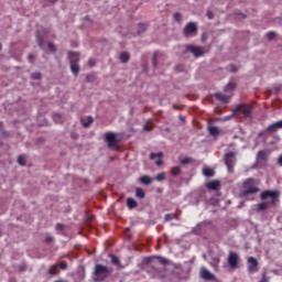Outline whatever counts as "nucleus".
Masks as SVG:
<instances>
[{"instance_id":"nucleus-2","label":"nucleus","mask_w":282,"mask_h":282,"mask_svg":"<svg viewBox=\"0 0 282 282\" xmlns=\"http://www.w3.org/2000/svg\"><path fill=\"white\" fill-rule=\"evenodd\" d=\"M279 197H281V193L278 189H267L261 192L260 199L262 203L258 204V210L263 212L268 210L270 206H276V204H279Z\"/></svg>"},{"instance_id":"nucleus-24","label":"nucleus","mask_w":282,"mask_h":282,"mask_svg":"<svg viewBox=\"0 0 282 282\" xmlns=\"http://www.w3.org/2000/svg\"><path fill=\"white\" fill-rule=\"evenodd\" d=\"M119 58L121 63H129V58H131V55H129L128 52H122Z\"/></svg>"},{"instance_id":"nucleus-16","label":"nucleus","mask_w":282,"mask_h":282,"mask_svg":"<svg viewBox=\"0 0 282 282\" xmlns=\"http://www.w3.org/2000/svg\"><path fill=\"white\" fill-rule=\"evenodd\" d=\"M279 129H282V120L268 126L267 131L272 133L274 131H279Z\"/></svg>"},{"instance_id":"nucleus-47","label":"nucleus","mask_w":282,"mask_h":282,"mask_svg":"<svg viewBox=\"0 0 282 282\" xmlns=\"http://www.w3.org/2000/svg\"><path fill=\"white\" fill-rule=\"evenodd\" d=\"M207 17H208V19H213V17H214L213 11H208Z\"/></svg>"},{"instance_id":"nucleus-12","label":"nucleus","mask_w":282,"mask_h":282,"mask_svg":"<svg viewBox=\"0 0 282 282\" xmlns=\"http://www.w3.org/2000/svg\"><path fill=\"white\" fill-rule=\"evenodd\" d=\"M199 276L204 281H215V274L210 273L206 268L200 269Z\"/></svg>"},{"instance_id":"nucleus-19","label":"nucleus","mask_w":282,"mask_h":282,"mask_svg":"<svg viewBox=\"0 0 282 282\" xmlns=\"http://www.w3.org/2000/svg\"><path fill=\"white\" fill-rule=\"evenodd\" d=\"M139 182H140L141 184H144L145 186H149V184H152L153 178H152L151 176H149V175H143V176H141V177L139 178Z\"/></svg>"},{"instance_id":"nucleus-18","label":"nucleus","mask_w":282,"mask_h":282,"mask_svg":"<svg viewBox=\"0 0 282 282\" xmlns=\"http://www.w3.org/2000/svg\"><path fill=\"white\" fill-rule=\"evenodd\" d=\"M215 98L217 100H220L221 102H230V97L228 95L221 94V93H216Z\"/></svg>"},{"instance_id":"nucleus-20","label":"nucleus","mask_w":282,"mask_h":282,"mask_svg":"<svg viewBox=\"0 0 282 282\" xmlns=\"http://www.w3.org/2000/svg\"><path fill=\"white\" fill-rule=\"evenodd\" d=\"M109 257L111 259L112 265H117V268H122V264L120 263V258H118V256L110 254Z\"/></svg>"},{"instance_id":"nucleus-44","label":"nucleus","mask_w":282,"mask_h":282,"mask_svg":"<svg viewBox=\"0 0 282 282\" xmlns=\"http://www.w3.org/2000/svg\"><path fill=\"white\" fill-rule=\"evenodd\" d=\"M151 126H149V123H145L144 126H143V130L144 131H151Z\"/></svg>"},{"instance_id":"nucleus-23","label":"nucleus","mask_w":282,"mask_h":282,"mask_svg":"<svg viewBox=\"0 0 282 282\" xmlns=\"http://www.w3.org/2000/svg\"><path fill=\"white\" fill-rule=\"evenodd\" d=\"M127 206L128 208L133 209V208H138V202H135V199H133L132 197L127 198Z\"/></svg>"},{"instance_id":"nucleus-39","label":"nucleus","mask_w":282,"mask_h":282,"mask_svg":"<svg viewBox=\"0 0 282 282\" xmlns=\"http://www.w3.org/2000/svg\"><path fill=\"white\" fill-rule=\"evenodd\" d=\"M32 78L33 80H41V73H33Z\"/></svg>"},{"instance_id":"nucleus-22","label":"nucleus","mask_w":282,"mask_h":282,"mask_svg":"<svg viewBox=\"0 0 282 282\" xmlns=\"http://www.w3.org/2000/svg\"><path fill=\"white\" fill-rule=\"evenodd\" d=\"M135 197H138L139 199H144V197H147V193L144 192L143 188L137 187L135 188Z\"/></svg>"},{"instance_id":"nucleus-1","label":"nucleus","mask_w":282,"mask_h":282,"mask_svg":"<svg viewBox=\"0 0 282 282\" xmlns=\"http://www.w3.org/2000/svg\"><path fill=\"white\" fill-rule=\"evenodd\" d=\"M158 261L161 265H169V259L162 256H155L144 259V263H147L145 272L150 274L152 279H166V269H159L155 267V262Z\"/></svg>"},{"instance_id":"nucleus-17","label":"nucleus","mask_w":282,"mask_h":282,"mask_svg":"<svg viewBox=\"0 0 282 282\" xmlns=\"http://www.w3.org/2000/svg\"><path fill=\"white\" fill-rule=\"evenodd\" d=\"M257 162H268V153H265V150H260L257 153Z\"/></svg>"},{"instance_id":"nucleus-49","label":"nucleus","mask_w":282,"mask_h":282,"mask_svg":"<svg viewBox=\"0 0 282 282\" xmlns=\"http://www.w3.org/2000/svg\"><path fill=\"white\" fill-rule=\"evenodd\" d=\"M278 164L280 165V166H282V154L279 156V159H278Z\"/></svg>"},{"instance_id":"nucleus-32","label":"nucleus","mask_w":282,"mask_h":282,"mask_svg":"<svg viewBox=\"0 0 282 282\" xmlns=\"http://www.w3.org/2000/svg\"><path fill=\"white\" fill-rule=\"evenodd\" d=\"M267 39L269 41H274V39H276V33L274 31H270L267 33Z\"/></svg>"},{"instance_id":"nucleus-6","label":"nucleus","mask_w":282,"mask_h":282,"mask_svg":"<svg viewBox=\"0 0 282 282\" xmlns=\"http://www.w3.org/2000/svg\"><path fill=\"white\" fill-rule=\"evenodd\" d=\"M238 113H242L245 118H250V116H252V105L240 104L236 106L232 110V116H237Z\"/></svg>"},{"instance_id":"nucleus-21","label":"nucleus","mask_w":282,"mask_h":282,"mask_svg":"<svg viewBox=\"0 0 282 282\" xmlns=\"http://www.w3.org/2000/svg\"><path fill=\"white\" fill-rule=\"evenodd\" d=\"M203 175H205V177H214L215 176V170H213L210 167H204L203 169Z\"/></svg>"},{"instance_id":"nucleus-53","label":"nucleus","mask_w":282,"mask_h":282,"mask_svg":"<svg viewBox=\"0 0 282 282\" xmlns=\"http://www.w3.org/2000/svg\"><path fill=\"white\" fill-rule=\"evenodd\" d=\"M173 109H180V107H177V105H174V106H173Z\"/></svg>"},{"instance_id":"nucleus-40","label":"nucleus","mask_w":282,"mask_h":282,"mask_svg":"<svg viewBox=\"0 0 282 282\" xmlns=\"http://www.w3.org/2000/svg\"><path fill=\"white\" fill-rule=\"evenodd\" d=\"M259 282H269L268 274L265 272L262 273V279Z\"/></svg>"},{"instance_id":"nucleus-35","label":"nucleus","mask_w":282,"mask_h":282,"mask_svg":"<svg viewBox=\"0 0 282 282\" xmlns=\"http://www.w3.org/2000/svg\"><path fill=\"white\" fill-rule=\"evenodd\" d=\"M94 123V118H91V117H88L87 118V121L86 122H84L83 123V127H89L90 124H93Z\"/></svg>"},{"instance_id":"nucleus-34","label":"nucleus","mask_w":282,"mask_h":282,"mask_svg":"<svg viewBox=\"0 0 282 282\" xmlns=\"http://www.w3.org/2000/svg\"><path fill=\"white\" fill-rule=\"evenodd\" d=\"M25 156L24 155H20L18 156V164H20V166H25Z\"/></svg>"},{"instance_id":"nucleus-41","label":"nucleus","mask_w":282,"mask_h":282,"mask_svg":"<svg viewBox=\"0 0 282 282\" xmlns=\"http://www.w3.org/2000/svg\"><path fill=\"white\" fill-rule=\"evenodd\" d=\"M48 50L51 52H56V46L53 43H48Z\"/></svg>"},{"instance_id":"nucleus-29","label":"nucleus","mask_w":282,"mask_h":282,"mask_svg":"<svg viewBox=\"0 0 282 282\" xmlns=\"http://www.w3.org/2000/svg\"><path fill=\"white\" fill-rule=\"evenodd\" d=\"M209 133L216 138V135H219V128L217 127H209Z\"/></svg>"},{"instance_id":"nucleus-10","label":"nucleus","mask_w":282,"mask_h":282,"mask_svg":"<svg viewBox=\"0 0 282 282\" xmlns=\"http://www.w3.org/2000/svg\"><path fill=\"white\" fill-rule=\"evenodd\" d=\"M185 50L186 52H191L196 58H199V56H204V48H202L200 46L187 45Z\"/></svg>"},{"instance_id":"nucleus-36","label":"nucleus","mask_w":282,"mask_h":282,"mask_svg":"<svg viewBox=\"0 0 282 282\" xmlns=\"http://www.w3.org/2000/svg\"><path fill=\"white\" fill-rule=\"evenodd\" d=\"M37 44L40 47H44L45 45V41L43 40V37H41V35H37Z\"/></svg>"},{"instance_id":"nucleus-7","label":"nucleus","mask_w":282,"mask_h":282,"mask_svg":"<svg viewBox=\"0 0 282 282\" xmlns=\"http://www.w3.org/2000/svg\"><path fill=\"white\" fill-rule=\"evenodd\" d=\"M227 261L228 265L231 267L232 270H237V268H239V254L235 251H229Z\"/></svg>"},{"instance_id":"nucleus-15","label":"nucleus","mask_w":282,"mask_h":282,"mask_svg":"<svg viewBox=\"0 0 282 282\" xmlns=\"http://www.w3.org/2000/svg\"><path fill=\"white\" fill-rule=\"evenodd\" d=\"M68 58L70 64H78L80 63V55L76 52H68Z\"/></svg>"},{"instance_id":"nucleus-37","label":"nucleus","mask_w":282,"mask_h":282,"mask_svg":"<svg viewBox=\"0 0 282 282\" xmlns=\"http://www.w3.org/2000/svg\"><path fill=\"white\" fill-rule=\"evenodd\" d=\"M173 19L180 23V21H182V14L180 12H175L173 14Z\"/></svg>"},{"instance_id":"nucleus-55","label":"nucleus","mask_w":282,"mask_h":282,"mask_svg":"<svg viewBox=\"0 0 282 282\" xmlns=\"http://www.w3.org/2000/svg\"><path fill=\"white\" fill-rule=\"evenodd\" d=\"M1 48H2V46H1V44H0V52H1Z\"/></svg>"},{"instance_id":"nucleus-46","label":"nucleus","mask_w":282,"mask_h":282,"mask_svg":"<svg viewBox=\"0 0 282 282\" xmlns=\"http://www.w3.org/2000/svg\"><path fill=\"white\" fill-rule=\"evenodd\" d=\"M230 72H232V74H235V72H237V66L230 65Z\"/></svg>"},{"instance_id":"nucleus-31","label":"nucleus","mask_w":282,"mask_h":282,"mask_svg":"<svg viewBox=\"0 0 282 282\" xmlns=\"http://www.w3.org/2000/svg\"><path fill=\"white\" fill-rule=\"evenodd\" d=\"M156 182H164L166 180V173L162 172L155 176Z\"/></svg>"},{"instance_id":"nucleus-43","label":"nucleus","mask_w":282,"mask_h":282,"mask_svg":"<svg viewBox=\"0 0 282 282\" xmlns=\"http://www.w3.org/2000/svg\"><path fill=\"white\" fill-rule=\"evenodd\" d=\"M45 241H46V243H52L54 241V237L48 236V237H46Z\"/></svg>"},{"instance_id":"nucleus-26","label":"nucleus","mask_w":282,"mask_h":282,"mask_svg":"<svg viewBox=\"0 0 282 282\" xmlns=\"http://www.w3.org/2000/svg\"><path fill=\"white\" fill-rule=\"evenodd\" d=\"M48 274H51V276H56V274H58V264L51 265Z\"/></svg>"},{"instance_id":"nucleus-42","label":"nucleus","mask_w":282,"mask_h":282,"mask_svg":"<svg viewBox=\"0 0 282 282\" xmlns=\"http://www.w3.org/2000/svg\"><path fill=\"white\" fill-rule=\"evenodd\" d=\"M64 228H65V226L63 224H57L56 225V230L62 231V230H64Z\"/></svg>"},{"instance_id":"nucleus-3","label":"nucleus","mask_w":282,"mask_h":282,"mask_svg":"<svg viewBox=\"0 0 282 282\" xmlns=\"http://www.w3.org/2000/svg\"><path fill=\"white\" fill-rule=\"evenodd\" d=\"M259 184H261V181H259V178H246L242 182V191H240L239 197L243 198L248 197V195H257V193L261 191V188H259Z\"/></svg>"},{"instance_id":"nucleus-45","label":"nucleus","mask_w":282,"mask_h":282,"mask_svg":"<svg viewBox=\"0 0 282 282\" xmlns=\"http://www.w3.org/2000/svg\"><path fill=\"white\" fill-rule=\"evenodd\" d=\"M59 268H61L62 270H65V269L67 268V262H62V263L59 264Z\"/></svg>"},{"instance_id":"nucleus-30","label":"nucleus","mask_w":282,"mask_h":282,"mask_svg":"<svg viewBox=\"0 0 282 282\" xmlns=\"http://www.w3.org/2000/svg\"><path fill=\"white\" fill-rule=\"evenodd\" d=\"M237 87V85L235 83H228L226 86H225V91H234V89Z\"/></svg>"},{"instance_id":"nucleus-56","label":"nucleus","mask_w":282,"mask_h":282,"mask_svg":"<svg viewBox=\"0 0 282 282\" xmlns=\"http://www.w3.org/2000/svg\"><path fill=\"white\" fill-rule=\"evenodd\" d=\"M217 263H219V259H217Z\"/></svg>"},{"instance_id":"nucleus-4","label":"nucleus","mask_w":282,"mask_h":282,"mask_svg":"<svg viewBox=\"0 0 282 282\" xmlns=\"http://www.w3.org/2000/svg\"><path fill=\"white\" fill-rule=\"evenodd\" d=\"M112 270L108 269L107 265L104 264H96L94 274H93V280L94 281H105L109 279Z\"/></svg>"},{"instance_id":"nucleus-48","label":"nucleus","mask_w":282,"mask_h":282,"mask_svg":"<svg viewBox=\"0 0 282 282\" xmlns=\"http://www.w3.org/2000/svg\"><path fill=\"white\" fill-rule=\"evenodd\" d=\"M178 119L181 120V122H186V117L184 116H180Z\"/></svg>"},{"instance_id":"nucleus-14","label":"nucleus","mask_w":282,"mask_h":282,"mask_svg":"<svg viewBox=\"0 0 282 282\" xmlns=\"http://www.w3.org/2000/svg\"><path fill=\"white\" fill-rule=\"evenodd\" d=\"M156 158H158V160L155 162L156 166H162V164H164V162L162 161V158H164V152H159V153L152 152L150 154V160H155Z\"/></svg>"},{"instance_id":"nucleus-5","label":"nucleus","mask_w":282,"mask_h":282,"mask_svg":"<svg viewBox=\"0 0 282 282\" xmlns=\"http://www.w3.org/2000/svg\"><path fill=\"white\" fill-rule=\"evenodd\" d=\"M225 165L228 173H235V164H237V153L228 152L224 158Z\"/></svg>"},{"instance_id":"nucleus-13","label":"nucleus","mask_w":282,"mask_h":282,"mask_svg":"<svg viewBox=\"0 0 282 282\" xmlns=\"http://www.w3.org/2000/svg\"><path fill=\"white\" fill-rule=\"evenodd\" d=\"M208 191H219L221 187V182L219 180L210 181L205 184Z\"/></svg>"},{"instance_id":"nucleus-28","label":"nucleus","mask_w":282,"mask_h":282,"mask_svg":"<svg viewBox=\"0 0 282 282\" xmlns=\"http://www.w3.org/2000/svg\"><path fill=\"white\" fill-rule=\"evenodd\" d=\"M165 221H173V219H178L177 214H166L164 217Z\"/></svg>"},{"instance_id":"nucleus-51","label":"nucleus","mask_w":282,"mask_h":282,"mask_svg":"<svg viewBox=\"0 0 282 282\" xmlns=\"http://www.w3.org/2000/svg\"><path fill=\"white\" fill-rule=\"evenodd\" d=\"M29 61H34V55H29Z\"/></svg>"},{"instance_id":"nucleus-52","label":"nucleus","mask_w":282,"mask_h":282,"mask_svg":"<svg viewBox=\"0 0 282 282\" xmlns=\"http://www.w3.org/2000/svg\"><path fill=\"white\" fill-rule=\"evenodd\" d=\"M50 1V3H56V1H58V0H48Z\"/></svg>"},{"instance_id":"nucleus-8","label":"nucleus","mask_w":282,"mask_h":282,"mask_svg":"<svg viewBox=\"0 0 282 282\" xmlns=\"http://www.w3.org/2000/svg\"><path fill=\"white\" fill-rule=\"evenodd\" d=\"M105 140L108 143L109 149L118 147V138L113 132H106Z\"/></svg>"},{"instance_id":"nucleus-9","label":"nucleus","mask_w":282,"mask_h":282,"mask_svg":"<svg viewBox=\"0 0 282 282\" xmlns=\"http://www.w3.org/2000/svg\"><path fill=\"white\" fill-rule=\"evenodd\" d=\"M184 36H191V34H197V23L188 22L183 29Z\"/></svg>"},{"instance_id":"nucleus-25","label":"nucleus","mask_w":282,"mask_h":282,"mask_svg":"<svg viewBox=\"0 0 282 282\" xmlns=\"http://www.w3.org/2000/svg\"><path fill=\"white\" fill-rule=\"evenodd\" d=\"M70 72L74 74V76H78L80 66L78 64H70Z\"/></svg>"},{"instance_id":"nucleus-54","label":"nucleus","mask_w":282,"mask_h":282,"mask_svg":"<svg viewBox=\"0 0 282 282\" xmlns=\"http://www.w3.org/2000/svg\"><path fill=\"white\" fill-rule=\"evenodd\" d=\"M140 26H141V28H143V30H145V26H144V24H140Z\"/></svg>"},{"instance_id":"nucleus-11","label":"nucleus","mask_w":282,"mask_h":282,"mask_svg":"<svg viewBox=\"0 0 282 282\" xmlns=\"http://www.w3.org/2000/svg\"><path fill=\"white\" fill-rule=\"evenodd\" d=\"M248 272H250L251 274L254 272H259V261H257L254 257H250L248 259Z\"/></svg>"},{"instance_id":"nucleus-33","label":"nucleus","mask_w":282,"mask_h":282,"mask_svg":"<svg viewBox=\"0 0 282 282\" xmlns=\"http://www.w3.org/2000/svg\"><path fill=\"white\" fill-rule=\"evenodd\" d=\"M192 162H193V159H191V158H188V156H186V158L180 160V163L183 164L184 166H185L186 164H191Z\"/></svg>"},{"instance_id":"nucleus-27","label":"nucleus","mask_w":282,"mask_h":282,"mask_svg":"<svg viewBox=\"0 0 282 282\" xmlns=\"http://www.w3.org/2000/svg\"><path fill=\"white\" fill-rule=\"evenodd\" d=\"M182 173V167L180 166H174L171 169V175H173V177H177V175H181Z\"/></svg>"},{"instance_id":"nucleus-38","label":"nucleus","mask_w":282,"mask_h":282,"mask_svg":"<svg viewBox=\"0 0 282 282\" xmlns=\"http://www.w3.org/2000/svg\"><path fill=\"white\" fill-rule=\"evenodd\" d=\"M152 65L154 68L158 67V53L153 54Z\"/></svg>"},{"instance_id":"nucleus-50","label":"nucleus","mask_w":282,"mask_h":282,"mask_svg":"<svg viewBox=\"0 0 282 282\" xmlns=\"http://www.w3.org/2000/svg\"><path fill=\"white\" fill-rule=\"evenodd\" d=\"M88 63H89V66H90V67H94V65H95L94 59H89V62H88Z\"/></svg>"}]
</instances>
